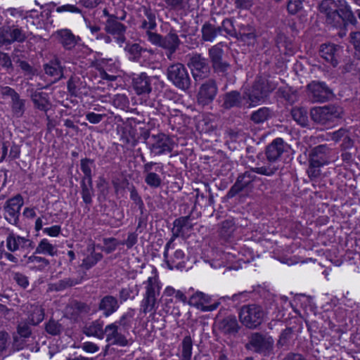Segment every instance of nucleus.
Listing matches in <instances>:
<instances>
[{"mask_svg": "<svg viewBox=\"0 0 360 360\" xmlns=\"http://www.w3.org/2000/svg\"><path fill=\"white\" fill-rule=\"evenodd\" d=\"M318 10L326 23L340 30L339 34L345 35L349 25H356L357 20L346 0H322Z\"/></svg>", "mask_w": 360, "mask_h": 360, "instance_id": "nucleus-1", "label": "nucleus"}, {"mask_svg": "<svg viewBox=\"0 0 360 360\" xmlns=\"http://www.w3.org/2000/svg\"><path fill=\"white\" fill-rule=\"evenodd\" d=\"M331 150L326 145H319L312 148L309 154V166L307 174L311 181L320 177L321 168L330 162Z\"/></svg>", "mask_w": 360, "mask_h": 360, "instance_id": "nucleus-2", "label": "nucleus"}, {"mask_svg": "<svg viewBox=\"0 0 360 360\" xmlns=\"http://www.w3.org/2000/svg\"><path fill=\"white\" fill-rule=\"evenodd\" d=\"M143 284L145 292L140 304V312L144 314H155L158 307V297L160 292V283L157 276H150Z\"/></svg>", "mask_w": 360, "mask_h": 360, "instance_id": "nucleus-3", "label": "nucleus"}, {"mask_svg": "<svg viewBox=\"0 0 360 360\" xmlns=\"http://www.w3.org/2000/svg\"><path fill=\"white\" fill-rule=\"evenodd\" d=\"M343 113V108L340 105L329 104L312 108L310 110V117L317 124L330 126L342 118Z\"/></svg>", "mask_w": 360, "mask_h": 360, "instance_id": "nucleus-4", "label": "nucleus"}, {"mask_svg": "<svg viewBox=\"0 0 360 360\" xmlns=\"http://www.w3.org/2000/svg\"><path fill=\"white\" fill-rule=\"evenodd\" d=\"M277 84L266 77H257L248 94L250 105H256L262 102L276 88Z\"/></svg>", "mask_w": 360, "mask_h": 360, "instance_id": "nucleus-5", "label": "nucleus"}, {"mask_svg": "<svg viewBox=\"0 0 360 360\" xmlns=\"http://www.w3.org/2000/svg\"><path fill=\"white\" fill-rule=\"evenodd\" d=\"M167 78L176 87L183 91L191 87V79L189 73L181 63H175L168 67Z\"/></svg>", "mask_w": 360, "mask_h": 360, "instance_id": "nucleus-6", "label": "nucleus"}, {"mask_svg": "<svg viewBox=\"0 0 360 360\" xmlns=\"http://www.w3.org/2000/svg\"><path fill=\"white\" fill-rule=\"evenodd\" d=\"M239 317L240 321L245 326L250 328H255L262 323L264 311L259 305L249 304L241 308Z\"/></svg>", "mask_w": 360, "mask_h": 360, "instance_id": "nucleus-7", "label": "nucleus"}, {"mask_svg": "<svg viewBox=\"0 0 360 360\" xmlns=\"http://www.w3.org/2000/svg\"><path fill=\"white\" fill-rule=\"evenodd\" d=\"M148 148L154 155H161L171 153L174 147V142L169 136L159 133L153 134L150 140L147 142Z\"/></svg>", "mask_w": 360, "mask_h": 360, "instance_id": "nucleus-8", "label": "nucleus"}, {"mask_svg": "<svg viewBox=\"0 0 360 360\" xmlns=\"http://www.w3.org/2000/svg\"><path fill=\"white\" fill-rule=\"evenodd\" d=\"M253 173L254 172L251 169L238 175L236 183L226 194V197L233 198L243 191L245 193L251 192L254 188L255 181L259 179Z\"/></svg>", "mask_w": 360, "mask_h": 360, "instance_id": "nucleus-9", "label": "nucleus"}, {"mask_svg": "<svg viewBox=\"0 0 360 360\" xmlns=\"http://www.w3.org/2000/svg\"><path fill=\"white\" fill-rule=\"evenodd\" d=\"M343 47L335 44H323L320 46V56L332 67L336 68L342 60Z\"/></svg>", "mask_w": 360, "mask_h": 360, "instance_id": "nucleus-10", "label": "nucleus"}, {"mask_svg": "<svg viewBox=\"0 0 360 360\" xmlns=\"http://www.w3.org/2000/svg\"><path fill=\"white\" fill-rule=\"evenodd\" d=\"M173 246L174 240H169L166 243L163 252L164 261L170 270L182 269L185 267V253L180 249L170 252L169 250L173 248Z\"/></svg>", "mask_w": 360, "mask_h": 360, "instance_id": "nucleus-11", "label": "nucleus"}, {"mask_svg": "<svg viewBox=\"0 0 360 360\" xmlns=\"http://www.w3.org/2000/svg\"><path fill=\"white\" fill-rule=\"evenodd\" d=\"M309 97L313 103H323L330 100L333 94L326 83L321 82H312L307 85Z\"/></svg>", "mask_w": 360, "mask_h": 360, "instance_id": "nucleus-12", "label": "nucleus"}, {"mask_svg": "<svg viewBox=\"0 0 360 360\" xmlns=\"http://www.w3.org/2000/svg\"><path fill=\"white\" fill-rule=\"evenodd\" d=\"M193 78L195 81L207 77L210 73V66L207 59L200 54L193 55L188 62Z\"/></svg>", "mask_w": 360, "mask_h": 360, "instance_id": "nucleus-13", "label": "nucleus"}, {"mask_svg": "<svg viewBox=\"0 0 360 360\" xmlns=\"http://www.w3.org/2000/svg\"><path fill=\"white\" fill-rule=\"evenodd\" d=\"M23 205V198L17 195L8 200L4 206L5 218L11 224H17L19 221L20 210Z\"/></svg>", "mask_w": 360, "mask_h": 360, "instance_id": "nucleus-14", "label": "nucleus"}, {"mask_svg": "<svg viewBox=\"0 0 360 360\" xmlns=\"http://www.w3.org/2000/svg\"><path fill=\"white\" fill-rule=\"evenodd\" d=\"M127 27L118 21V18H112L111 20H106L105 22L104 30L108 34L114 37L116 42L120 46L124 44L126 40V32Z\"/></svg>", "mask_w": 360, "mask_h": 360, "instance_id": "nucleus-15", "label": "nucleus"}, {"mask_svg": "<svg viewBox=\"0 0 360 360\" xmlns=\"http://www.w3.org/2000/svg\"><path fill=\"white\" fill-rule=\"evenodd\" d=\"M250 345L255 352L266 355L273 349L274 340L270 336L255 333L250 337Z\"/></svg>", "mask_w": 360, "mask_h": 360, "instance_id": "nucleus-16", "label": "nucleus"}, {"mask_svg": "<svg viewBox=\"0 0 360 360\" xmlns=\"http://www.w3.org/2000/svg\"><path fill=\"white\" fill-rule=\"evenodd\" d=\"M224 49L225 44L219 42L209 49L208 53L214 72H225Z\"/></svg>", "mask_w": 360, "mask_h": 360, "instance_id": "nucleus-17", "label": "nucleus"}, {"mask_svg": "<svg viewBox=\"0 0 360 360\" xmlns=\"http://www.w3.org/2000/svg\"><path fill=\"white\" fill-rule=\"evenodd\" d=\"M289 146L284 142L283 139L276 138L274 139L265 149V155L268 162H276L283 155L287 152Z\"/></svg>", "mask_w": 360, "mask_h": 360, "instance_id": "nucleus-18", "label": "nucleus"}, {"mask_svg": "<svg viewBox=\"0 0 360 360\" xmlns=\"http://www.w3.org/2000/svg\"><path fill=\"white\" fill-rule=\"evenodd\" d=\"M6 243L8 250L10 252H15L21 249L32 250L34 248V243L32 240L20 236L13 231L8 233Z\"/></svg>", "mask_w": 360, "mask_h": 360, "instance_id": "nucleus-19", "label": "nucleus"}, {"mask_svg": "<svg viewBox=\"0 0 360 360\" xmlns=\"http://www.w3.org/2000/svg\"><path fill=\"white\" fill-rule=\"evenodd\" d=\"M122 329L120 328L117 323H112L105 327V335L106 341L111 345L124 347L128 345L126 336L122 333Z\"/></svg>", "mask_w": 360, "mask_h": 360, "instance_id": "nucleus-20", "label": "nucleus"}, {"mask_svg": "<svg viewBox=\"0 0 360 360\" xmlns=\"http://www.w3.org/2000/svg\"><path fill=\"white\" fill-rule=\"evenodd\" d=\"M53 35L62 46L68 51L74 49L79 39V37H76L72 31L68 29L59 30L56 31Z\"/></svg>", "mask_w": 360, "mask_h": 360, "instance_id": "nucleus-21", "label": "nucleus"}, {"mask_svg": "<svg viewBox=\"0 0 360 360\" xmlns=\"http://www.w3.org/2000/svg\"><path fill=\"white\" fill-rule=\"evenodd\" d=\"M193 226L190 215L176 219L173 222L172 236L169 240L174 241L178 237H184L186 232L191 230Z\"/></svg>", "mask_w": 360, "mask_h": 360, "instance_id": "nucleus-22", "label": "nucleus"}, {"mask_svg": "<svg viewBox=\"0 0 360 360\" xmlns=\"http://www.w3.org/2000/svg\"><path fill=\"white\" fill-rule=\"evenodd\" d=\"M181 44V41L175 30L172 29L165 36L162 37L161 48L166 50V55L169 59L176 51Z\"/></svg>", "mask_w": 360, "mask_h": 360, "instance_id": "nucleus-23", "label": "nucleus"}, {"mask_svg": "<svg viewBox=\"0 0 360 360\" xmlns=\"http://www.w3.org/2000/svg\"><path fill=\"white\" fill-rule=\"evenodd\" d=\"M217 92L216 83L213 80H209L200 86L198 101L202 105H207L213 101Z\"/></svg>", "mask_w": 360, "mask_h": 360, "instance_id": "nucleus-24", "label": "nucleus"}, {"mask_svg": "<svg viewBox=\"0 0 360 360\" xmlns=\"http://www.w3.org/2000/svg\"><path fill=\"white\" fill-rule=\"evenodd\" d=\"M133 88L138 95L148 94L152 91L151 78L142 72L133 78Z\"/></svg>", "mask_w": 360, "mask_h": 360, "instance_id": "nucleus-25", "label": "nucleus"}, {"mask_svg": "<svg viewBox=\"0 0 360 360\" xmlns=\"http://www.w3.org/2000/svg\"><path fill=\"white\" fill-rule=\"evenodd\" d=\"M120 307L119 301L112 295H105L99 302L98 309L103 312L105 317H108L117 311Z\"/></svg>", "mask_w": 360, "mask_h": 360, "instance_id": "nucleus-26", "label": "nucleus"}, {"mask_svg": "<svg viewBox=\"0 0 360 360\" xmlns=\"http://www.w3.org/2000/svg\"><path fill=\"white\" fill-rule=\"evenodd\" d=\"M210 297L203 292H196L193 294L189 300V304L198 309H201L202 311H213L218 307V303L216 302L214 304L206 305L210 302Z\"/></svg>", "mask_w": 360, "mask_h": 360, "instance_id": "nucleus-27", "label": "nucleus"}, {"mask_svg": "<svg viewBox=\"0 0 360 360\" xmlns=\"http://www.w3.org/2000/svg\"><path fill=\"white\" fill-rule=\"evenodd\" d=\"M44 70L47 75L54 78V82H58L64 77L65 67L57 58L44 64Z\"/></svg>", "mask_w": 360, "mask_h": 360, "instance_id": "nucleus-28", "label": "nucleus"}, {"mask_svg": "<svg viewBox=\"0 0 360 360\" xmlns=\"http://www.w3.org/2000/svg\"><path fill=\"white\" fill-rule=\"evenodd\" d=\"M225 20H222L221 26H215L210 22H205L201 28L202 40L212 42L219 34H221Z\"/></svg>", "mask_w": 360, "mask_h": 360, "instance_id": "nucleus-29", "label": "nucleus"}, {"mask_svg": "<svg viewBox=\"0 0 360 360\" xmlns=\"http://www.w3.org/2000/svg\"><path fill=\"white\" fill-rule=\"evenodd\" d=\"M35 11L34 10H31L29 11L25 12L23 10L20 8H7L4 11V14L6 16L5 24L7 25H17L19 22L20 20H25L27 18V13L29 12Z\"/></svg>", "mask_w": 360, "mask_h": 360, "instance_id": "nucleus-30", "label": "nucleus"}, {"mask_svg": "<svg viewBox=\"0 0 360 360\" xmlns=\"http://www.w3.org/2000/svg\"><path fill=\"white\" fill-rule=\"evenodd\" d=\"M104 323L101 319L95 320L86 325L83 328V333L86 336H94L100 340H103L105 337V328L103 329Z\"/></svg>", "mask_w": 360, "mask_h": 360, "instance_id": "nucleus-31", "label": "nucleus"}, {"mask_svg": "<svg viewBox=\"0 0 360 360\" xmlns=\"http://www.w3.org/2000/svg\"><path fill=\"white\" fill-rule=\"evenodd\" d=\"M30 98L37 109L44 112L49 110L50 102L48 94L35 90L32 91Z\"/></svg>", "mask_w": 360, "mask_h": 360, "instance_id": "nucleus-32", "label": "nucleus"}, {"mask_svg": "<svg viewBox=\"0 0 360 360\" xmlns=\"http://www.w3.org/2000/svg\"><path fill=\"white\" fill-rule=\"evenodd\" d=\"M87 251L90 254L83 259L81 264V267L85 270L91 269L103 258L101 253L95 252V245L94 243L88 245Z\"/></svg>", "mask_w": 360, "mask_h": 360, "instance_id": "nucleus-33", "label": "nucleus"}, {"mask_svg": "<svg viewBox=\"0 0 360 360\" xmlns=\"http://www.w3.org/2000/svg\"><path fill=\"white\" fill-rule=\"evenodd\" d=\"M84 277L82 276L77 277L65 278L56 283L49 284V290L52 291H62L68 288L78 285L82 282Z\"/></svg>", "mask_w": 360, "mask_h": 360, "instance_id": "nucleus-34", "label": "nucleus"}, {"mask_svg": "<svg viewBox=\"0 0 360 360\" xmlns=\"http://www.w3.org/2000/svg\"><path fill=\"white\" fill-rule=\"evenodd\" d=\"M27 309V318L26 320L32 326L39 325L44 319V309L39 304H31Z\"/></svg>", "mask_w": 360, "mask_h": 360, "instance_id": "nucleus-35", "label": "nucleus"}, {"mask_svg": "<svg viewBox=\"0 0 360 360\" xmlns=\"http://www.w3.org/2000/svg\"><path fill=\"white\" fill-rule=\"evenodd\" d=\"M36 254L27 257L26 264L29 269L34 271H42L50 264L49 261L45 257L36 256Z\"/></svg>", "mask_w": 360, "mask_h": 360, "instance_id": "nucleus-36", "label": "nucleus"}, {"mask_svg": "<svg viewBox=\"0 0 360 360\" xmlns=\"http://www.w3.org/2000/svg\"><path fill=\"white\" fill-rule=\"evenodd\" d=\"M142 9L146 19L142 20L140 27L146 30H154L157 26L155 12L148 6H142Z\"/></svg>", "mask_w": 360, "mask_h": 360, "instance_id": "nucleus-37", "label": "nucleus"}, {"mask_svg": "<svg viewBox=\"0 0 360 360\" xmlns=\"http://www.w3.org/2000/svg\"><path fill=\"white\" fill-rule=\"evenodd\" d=\"M45 331L52 336H59L65 330L63 320H55L50 319L44 325Z\"/></svg>", "mask_w": 360, "mask_h": 360, "instance_id": "nucleus-38", "label": "nucleus"}, {"mask_svg": "<svg viewBox=\"0 0 360 360\" xmlns=\"http://www.w3.org/2000/svg\"><path fill=\"white\" fill-rule=\"evenodd\" d=\"M12 44L14 42L23 43L27 39L26 31L19 24L8 25Z\"/></svg>", "mask_w": 360, "mask_h": 360, "instance_id": "nucleus-39", "label": "nucleus"}, {"mask_svg": "<svg viewBox=\"0 0 360 360\" xmlns=\"http://www.w3.org/2000/svg\"><path fill=\"white\" fill-rule=\"evenodd\" d=\"M57 252L56 247L46 238H44L39 242L34 251V254L48 255L52 257L56 255Z\"/></svg>", "mask_w": 360, "mask_h": 360, "instance_id": "nucleus-40", "label": "nucleus"}, {"mask_svg": "<svg viewBox=\"0 0 360 360\" xmlns=\"http://www.w3.org/2000/svg\"><path fill=\"white\" fill-rule=\"evenodd\" d=\"M82 198L84 203L90 205L92 202V197L94 196V188L92 180L82 179Z\"/></svg>", "mask_w": 360, "mask_h": 360, "instance_id": "nucleus-41", "label": "nucleus"}, {"mask_svg": "<svg viewBox=\"0 0 360 360\" xmlns=\"http://www.w3.org/2000/svg\"><path fill=\"white\" fill-rule=\"evenodd\" d=\"M308 113L307 110L302 107H295L291 110L292 119L300 126H308Z\"/></svg>", "mask_w": 360, "mask_h": 360, "instance_id": "nucleus-42", "label": "nucleus"}, {"mask_svg": "<svg viewBox=\"0 0 360 360\" xmlns=\"http://www.w3.org/2000/svg\"><path fill=\"white\" fill-rule=\"evenodd\" d=\"M11 111L16 117H21L25 111V100L20 98L19 94L11 100Z\"/></svg>", "mask_w": 360, "mask_h": 360, "instance_id": "nucleus-43", "label": "nucleus"}, {"mask_svg": "<svg viewBox=\"0 0 360 360\" xmlns=\"http://www.w3.org/2000/svg\"><path fill=\"white\" fill-rule=\"evenodd\" d=\"M272 116V110L269 108L263 107L252 113L251 120L255 123L259 124L265 122Z\"/></svg>", "mask_w": 360, "mask_h": 360, "instance_id": "nucleus-44", "label": "nucleus"}, {"mask_svg": "<svg viewBox=\"0 0 360 360\" xmlns=\"http://www.w3.org/2000/svg\"><path fill=\"white\" fill-rule=\"evenodd\" d=\"M124 50L129 54V58L134 61H138L142 55V52L146 49L142 48L139 44H127Z\"/></svg>", "mask_w": 360, "mask_h": 360, "instance_id": "nucleus-45", "label": "nucleus"}, {"mask_svg": "<svg viewBox=\"0 0 360 360\" xmlns=\"http://www.w3.org/2000/svg\"><path fill=\"white\" fill-rule=\"evenodd\" d=\"M181 360H191L192 356L193 341L190 335L184 338L181 342Z\"/></svg>", "mask_w": 360, "mask_h": 360, "instance_id": "nucleus-46", "label": "nucleus"}, {"mask_svg": "<svg viewBox=\"0 0 360 360\" xmlns=\"http://www.w3.org/2000/svg\"><path fill=\"white\" fill-rule=\"evenodd\" d=\"M252 169L255 173L270 176L274 175L279 169V167L276 162H269L266 165L252 168Z\"/></svg>", "mask_w": 360, "mask_h": 360, "instance_id": "nucleus-47", "label": "nucleus"}, {"mask_svg": "<svg viewBox=\"0 0 360 360\" xmlns=\"http://www.w3.org/2000/svg\"><path fill=\"white\" fill-rule=\"evenodd\" d=\"M134 316V311L133 309H129L120 317L119 321H115V323H117L118 326L122 327V329L125 331L131 327Z\"/></svg>", "mask_w": 360, "mask_h": 360, "instance_id": "nucleus-48", "label": "nucleus"}, {"mask_svg": "<svg viewBox=\"0 0 360 360\" xmlns=\"http://www.w3.org/2000/svg\"><path fill=\"white\" fill-rule=\"evenodd\" d=\"M94 165V160L89 158H84L81 160L80 166L81 170L84 174L82 179L92 180L91 167Z\"/></svg>", "mask_w": 360, "mask_h": 360, "instance_id": "nucleus-49", "label": "nucleus"}, {"mask_svg": "<svg viewBox=\"0 0 360 360\" xmlns=\"http://www.w3.org/2000/svg\"><path fill=\"white\" fill-rule=\"evenodd\" d=\"M241 104V96L239 92L232 91L226 94V108L239 107Z\"/></svg>", "mask_w": 360, "mask_h": 360, "instance_id": "nucleus-50", "label": "nucleus"}, {"mask_svg": "<svg viewBox=\"0 0 360 360\" xmlns=\"http://www.w3.org/2000/svg\"><path fill=\"white\" fill-rule=\"evenodd\" d=\"M31 324L27 320L20 321L17 327L18 334L24 338H27L32 335Z\"/></svg>", "mask_w": 360, "mask_h": 360, "instance_id": "nucleus-51", "label": "nucleus"}, {"mask_svg": "<svg viewBox=\"0 0 360 360\" xmlns=\"http://www.w3.org/2000/svg\"><path fill=\"white\" fill-rule=\"evenodd\" d=\"M103 243L104 246L101 249L107 254L114 252L117 247L120 245V241H118L115 238H104Z\"/></svg>", "mask_w": 360, "mask_h": 360, "instance_id": "nucleus-52", "label": "nucleus"}, {"mask_svg": "<svg viewBox=\"0 0 360 360\" xmlns=\"http://www.w3.org/2000/svg\"><path fill=\"white\" fill-rule=\"evenodd\" d=\"M144 181L152 188H158L162 184L161 177L155 172L145 175Z\"/></svg>", "mask_w": 360, "mask_h": 360, "instance_id": "nucleus-53", "label": "nucleus"}, {"mask_svg": "<svg viewBox=\"0 0 360 360\" xmlns=\"http://www.w3.org/2000/svg\"><path fill=\"white\" fill-rule=\"evenodd\" d=\"M130 193V199L136 204L139 209L142 212L144 208V202L138 193L137 189L134 185L127 187Z\"/></svg>", "mask_w": 360, "mask_h": 360, "instance_id": "nucleus-54", "label": "nucleus"}, {"mask_svg": "<svg viewBox=\"0 0 360 360\" xmlns=\"http://www.w3.org/2000/svg\"><path fill=\"white\" fill-rule=\"evenodd\" d=\"M304 0H289L287 4V10L291 15H295L303 8L302 4Z\"/></svg>", "mask_w": 360, "mask_h": 360, "instance_id": "nucleus-55", "label": "nucleus"}, {"mask_svg": "<svg viewBox=\"0 0 360 360\" xmlns=\"http://www.w3.org/2000/svg\"><path fill=\"white\" fill-rule=\"evenodd\" d=\"M239 329V325L234 316H229L226 318V333L229 334H236Z\"/></svg>", "mask_w": 360, "mask_h": 360, "instance_id": "nucleus-56", "label": "nucleus"}, {"mask_svg": "<svg viewBox=\"0 0 360 360\" xmlns=\"http://www.w3.org/2000/svg\"><path fill=\"white\" fill-rule=\"evenodd\" d=\"M213 258L210 262V265L214 269H218L224 266V252L223 251L215 250L213 254Z\"/></svg>", "mask_w": 360, "mask_h": 360, "instance_id": "nucleus-57", "label": "nucleus"}, {"mask_svg": "<svg viewBox=\"0 0 360 360\" xmlns=\"http://www.w3.org/2000/svg\"><path fill=\"white\" fill-rule=\"evenodd\" d=\"M12 44L7 25L0 27V46H7Z\"/></svg>", "mask_w": 360, "mask_h": 360, "instance_id": "nucleus-58", "label": "nucleus"}, {"mask_svg": "<svg viewBox=\"0 0 360 360\" xmlns=\"http://www.w3.org/2000/svg\"><path fill=\"white\" fill-rule=\"evenodd\" d=\"M165 7L169 10L180 11L184 8V0H163Z\"/></svg>", "mask_w": 360, "mask_h": 360, "instance_id": "nucleus-59", "label": "nucleus"}, {"mask_svg": "<svg viewBox=\"0 0 360 360\" xmlns=\"http://www.w3.org/2000/svg\"><path fill=\"white\" fill-rule=\"evenodd\" d=\"M292 335V330L291 328H287L283 330L278 341V345L283 347L287 345L289 340L291 339Z\"/></svg>", "mask_w": 360, "mask_h": 360, "instance_id": "nucleus-60", "label": "nucleus"}, {"mask_svg": "<svg viewBox=\"0 0 360 360\" xmlns=\"http://www.w3.org/2000/svg\"><path fill=\"white\" fill-rule=\"evenodd\" d=\"M152 30H146V34L148 36V39L149 41H150L153 44H155L156 46H158L161 47V44L162 42V36L151 32Z\"/></svg>", "mask_w": 360, "mask_h": 360, "instance_id": "nucleus-61", "label": "nucleus"}, {"mask_svg": "<svg viewBox=\"0 0 360 360\" xmlns=\"http://www.w3.org/2000/svg\"><path fill=\"white\" fill-rule=\"evenodd\" d=\"M351 41L354 46L356 55L360 59V32H352L350 34Z\"/></svg>", "mask_w": 360, "mask_h": 360, "instance_id": "nucleus-62", "label": "nucleus"}, {"mask_svg": "<svg viewBox=\"0 0 360 360\" xmlns=\"http://www.w3.org/2000/svg\"><path fill=\"white\" fill-rule=\"evenodd\" d=\"M13 280L22 288H26L29 285L28 278L22 273H14Z\"/></svg>", "mask_w": 360, "mask_h": 360, "instance_id": "nucleus-63", "label": "nucleus"}, {"mask_svg": "<svg viewBox=\"0 0 360 360\" xmlns=\"http://www.w3.org/2000/svg\"><path fill=\"white\" fill-rule=\"evenodd\" d=\"M17 63L26 75L32 76L35 74L36 70L27 61L18 60Z\"/></svg>", "mask_w": 360, "mask_h": 360, "instance_id": "nucleus-64", "label": "nucleus"}]
</instances>
